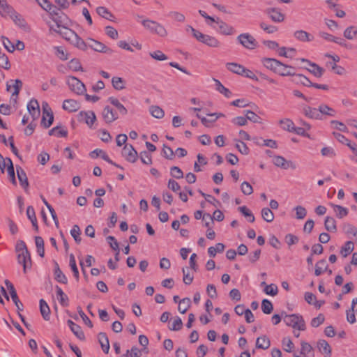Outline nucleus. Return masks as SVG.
<instances>
[{
    "mask_svg": "<svg viewBox=\"0 0 357 357\" xmlns=\"http://www.w3.org/2000/svg\"><path fill=\"white\" fill-rule=\"evenodd\" d=\"M40 310L43 319L48 321L50 319V310L48 305L43 299L40 301Z\"/></svg>",
    "mask_w": 357,
    "mask_h": 357,
    "instance_id": "nucleus-35",
    "label": "nucleus"
},
{
    "mask_svg": "<svg viewBox=\"0 0 357 357\" xmlns=\"http://www.w3.org/2000/svg\"><path fill=\"white\" fill-rule=\"evenodd\" d=\"M261 310L264 314H271L273 310L272 303L268 299H264L261 303Z\"/></svg>",
    "mask_w": 357,
    "mask_h": 357,
    "instance_id": "nucleus-51",
    "label": "nucleus"
},
{
    "mask_svg": "<svg viewBox=\"0 0 357 357\" xmlns=\"http://www.w3.org/2000/svg\"><path fill=\"white\" fill-rule=\"evenodd\" d=\"M171 176L175 178L179 179L183 177L182 170L177 166H173L170 169Z\"/></svg>",
    "mask_w": 357,
    "mask_h": 357,
    "instance_id": "nucleus-61",
    "label": "nucleus"
},
{
    "mask_svg": "<svg viewBox=\"0 0 357 357\" xmlns=\"http://www.w3.org/2000/svg\"><path fill=\"white\" fill-rule=\"evenodd\" d=\"M88 46L96 52H103L107 54H112V50L105 45L103 43L95 40L93 39H89Z\"/></svg>",
    "mask_w": 357,
    "mask_h": 357,
    "instance_id": "nucleus-13",
    "label": "nucleus"
},
{
    "mask_svg": "<svg viewBox=\"0 0 357 357\" xmlns=\"http://www.w3.org/2000/svg\"><path fill=\"white\" fill-rule=\"evenodd\" d=\"M241 190L242 192L245 195H250L253 192V188L252 185L246 181L242 183Z\"/></svg>",
    "mask_w": 357,
    "mask_h": 357,
    "instance_id": "nucleus-63",
    "label": "nucleus"
},
{
    "mask_svg": "<svg viewBox=\"0 0 357 357\" xmlns=\"http://www.w3.org/2000/svg\"><path fill=\"white\" fill-rule=\"evenodd\" d=\"M112 84L113 87L116 90L125 89V81L121 77H114L112 79Z\"/></svg>",
    "mask_w": 357,
    "mask_h": 357,
    "instance_id": "nucleus-48",
    "label": "nucleus"
},
{
    "mask_svg": "<svg viewBox=\"0 0 357 357\" xmlns=\"http://www.w3.org/2000/svg\"><path fill=\"white\" fill-rule=\"evenodd\" d=\"M294 38L301 42H311L314 40V36L303 30H298L294 33Z\"/></svg>",
    "mask_w": 357,
    "mask_h": 357,
    "instance_id": "nucleus-22",
    "label": "nucleus"
},
{
    "mask_svg": "<svg viewBox=\"0 0 357 357\" xmlns=\"http://www.w3.org/2000/svg\"><path fill=\"white\" fill-rule=\"evenodd\" d=\"M62 107L70 112H74L79 109L80 105L75 100L67 99L63 101Z\"/></svg>",
    "mask_w": 357,
    "mask_h": 357,
    "instance_id": "nucleus-21",
    "label": "nucleus"
},
{
    "mask_svg": "<svg viewBox=\"0 0 357 357\" xmlns=\"http://www.w3.org/2000/svg\"><path fill=\"white\" fill-rule=\"evenodd\" d=\"M90 155L91 158H97V157H101L104 160L107 161L111 165H115V162H114L110 158H109L108 155L102 150L101 149H95L92 152H91Z\"/></svg>",
    "mask_w": 357,
    "mask_h": 357,
    "instance_id": "nucleus-28",
    "label": "nucleus"
},
{
    "mask_svg": "<svg viewBox=\"0 0 357 357\" xmlns=\"http://www.w3.org/2000/svg\"><path fill=\"white\" fill-rule=\"evenodd\" d=\"M282 317H284V321L288 326L299 331L305 330V322L301 315L297 314H287L285 312H282Z\"/></svg>",
    "mask_w": 357,
    "mask_h": 357,
    "instance_id": "nucleus-2",
    "label": "nucleus"
},
{
    "mask_svg": "<svg viewBox=\"0 0 357 357\" xmlns=\"http://www.w3.org/2000/svg\"><path fill=\"white\" fill-rule=\"evenodd\" d=\"M77 120L79 122H84L89 127H91L96 120V116L93 111H82L77 114Z\"/></svg>",
    "mask_w": 357,
    "mask_h": 357,
    "instance_id": "nucleus-8",
    "label": "nucleus"
},
{
    "mask_svg": "<svg viewBox=\"0 0 357 357\" xmlns=\"http://www.w3.org/2000/svg\"><path fill=\"white\" fill-rule=\"evenodd\" d=\"M7 161H8L7 172H8L10 181L13 185H17V182L15 180V169H14V167H13L12 160L10 159H8Z\"/></svg>",
    "mask_w": 357,
    "mask_h": 357,
    "instance_id": "nucleus-46",
    "label": "nucleus"
},
{
    "mask_svg": "<svg viewBox=\"0 0 357 357\" xmlns=\"http://www.w3.org/2000/svg\"><path fill=\"white\" fill-rule=\"evenodd\" d=\"M217 23L219 24L218 32L222 35L231 36L233 35L236 31L232 26L229 25L226 22L217 20Z\"/></svg>",
    "mask_w": 357,
    "mask_h": 357,
    "instance_id": "nucleus-16",
    "label": "nucleus"
},
{
    "mask_svg": "<svg viewBox=\"0 0 357 357\" xmlns=\"http://www.w3.org/2000/svg\"><path fill=\"white\" fill-rule=\"evenodd\" d=\"M190 29L193 36L199 42L211 47H218L220 45V41L215 37L206 35L200 31L196 30L191 26H188V29Z\"/></svg>",
    "mask_w": 357,
    "mask_h": 357,
    "instance_id": "nucleus-3",
    "label": "nucleus"
},
{
    "mask_svg": "<svg viewBox=\"0 0 357 357\" xmlns=\"http://www.w3.org/2000/svg\"><path fill=\"white\" fill-rule=\"evenodd\" d=\"M5 284L9 290L11 298L14 303L15 304L18 310H23V304L20 302V301L18 298L16 290L13 286V284L8 280H5Z\"/></svg>",
    "mask_w": 357,
    "mask_h": 357,
    "instance_id": "nucleus-11",
    "label": "nucleus"
},
{
    "mask_svg": "<svg viewBox=\"0 0 357 357\" xmlns=\"http://www.w3.org/2000/svg\"><path fill=\"white\" fill-rule=\"evenodd\" d=\"M327 265L325 260H321L316 264L314 273L317 276L320 275L326 269Z\"/></svg>",
    "mask_w": 357,
    "mask_h": 357,
    "instance_id": "nucleus-53",
    "label": "nucleus"
},
{
    "mask_svg": "<svg viewBox=\"0 0 357 357\" xmlns=\"http://www.w3.org/2000/svg\"><path fill=\"white\" fill-rule=\"evenodd\" d=\"M317 109L320 113L321 120L323 119V116H335L336 114L335 110L326 104H321Z\"/></svg>",
    "mask_w": 357,
    "mask_h": 357,
    "instance_id": "nucleus-24",
    "label": "nucleus"
},
{
    "mask_svg": "<svg viewBox=\"0 0 357 357\" xmlns=\"http://www.w3.org/2000/svg\"><path fill=\"white\" fill-rule=\"evenodd\" d=\"M70 234L75 239V241L77 244H79L81 243V230L78 225H75L72 229L70 230Z\"/></svg>",
    "mask_w": 357,
    "mask_h": 357,
    "instance_id": "nucleus-50",
    "label": "nucleus"
},
{
    "mask_svg": "<svg viewBox=\"0 0 357 357\" xmlns=\"http://www.w3.org/2000/svg\"><path fill=\"white\" fill-rule=\"evenodd\" d=\"M237 40L246 49L254 50L257 47V40L250 33H241L237 37Z\"/></svg>",
    "mask_w": 357,
    "mask_h": 357,
    "instance_id": "nucleus-7",
    "label": "nucleus"
},
{
    "mask_svg": "<svg viewBox=\"0 0 357 357\" xmlns=\"http://www.w3.org/2000/svg\"><path fill=\"white\" fill-rule=\"evenodd\" d=\"M56 296L57 298L59 301L60 304L63 307H66L68 305V297L67 295L63 291L61 287L59 286H56Z\"/></svg>",
    "mask_w": 357,
    "mask_h": 357,
    "instance_id": "nucleus-29",
    "label": "nucleus"
},
{
    "mask_svg": "<svg viewBox=\"0 0 357 357\" xmlns=\"http://www.w3.org/2000/svg\"><path fill=\"white\" fill-rule=\"evenodd\" d=\"M303 113L307 118L321 120L320 113L317 108L305 106L303 108Z\"/></svg>",
    "mask_w": 357,
    "mask_h": 357,
    "instance_id": "nucleus-17",
    "label": "nucleus"
},
{
    "mask_svg": "<svg viewBox=\"0 0 357 357\" xmlns=\"http://www.w3.org/2000/svg\"><path fill=\"white\" fill-rule=\"evenodd\" d=\"M227 68L231 72L238 74L243 75L244 71V67L236 63H227Z\"/></svg>",
    "mask_w": 357,
    "mask_h": 357,
    "instance_id": "nucleus-37",
    "label": "nucleus"
},
{
    "mask_svg": "<svg viewBox=\"0 0 357 357\" xmlns=\"http://www.w3.org/2000/svg\"><path fill=\"white\" fill-rule=\"evenodd\" d=\"M22 86V82L20 79L10 80L7 82L6 90L12 93V96H18Z\"/></svg>",
    "mask_w": 357,
    "mask_h": 357,
    "instance_id": "nucleus-15",
    "label": "nucleus"
},
{
    "mask_svg": "<svg viewBox=\"0 0 357 357\" xmlns=\"http://www.w3.org/2000/svg\"><path fill=\"white\" fill-rule=\"evenodd\" d=\"M150 112L153 117L157 119H161L165 115L164 111L158 106H151Z\"/></svg>",
    "mask_w": 357,
    "mask_h": 357,
    "instance_id": "nucleus-52",
    "label": "nucleus"
},
{
    "mask_svg": "<svg viewBox=\"0 0 357 357\" xmlns=\"http://www.w3.org/2000/svg\"><path fill=\"white\" fill-rule=\"evenodd\" d=\"M102 117L106 123H112L118 119L117 114L109 106H106L102 113Z\"/></svg>",
    "mask_w": 357,
    "mask_h": 357,
    "instance_id": "nucleus-18",
    "label": "nucleus"
},
{
    "mask_svg": "<svg viewBox=\"0 0 357 357\" xmlns=\"http://www.w3.org/2000/svg\"><path fill=\"white\" fill-rule=\"evenodd\" d=\"M236 142V148L238 150L240 153L244 155H248L249 153V149L247 145L241 140H235Z\"/></svg>",
    "mask_w": 357,
    "mask_h": 357,
    "instance_id": "nucleus-56",
    "label": "nucleus"
},
{
    "mask_svg": "<svg viewBox=\"0 0 357 357\" xmlns=\"http://www.w3.org/2000/svg\"><path fill=\"white\" fill-rule=\"evenodd\" d=\"M16 253L19 264H22L24 273L31 267V259L30 252L27 247H16Z\"/></svg>",
    "mask_w": 357,
    "mask_h": 357,
    "instance_id": "nucleus-4",
    "label": "nucleus"
},
{
    "mask_svg": "<svg viewBox=\"0 0 357 357\" xmlns=\"http://www.w3.org/2000/svg\"><path fill=\"white\" fill-rule=\"evenodd\" d=\"M1 39L3 45L6 50L9 52H13L15 50V45L10 42V40L5 36H2Z\"/></svg>",
    "mask_w": 357,
    "mask_h": 357,
    "instance_id": "nucleus-62",
    "label": "nucleus"
},
{
    "mask_svg": "<svg viewBox=\"0 0 357 357\" xmlns=\"http://www.w3.org/2000/svg\"><path fill=\"white\" fill-rule=\"evenodd\" d=\"M190 305V298H183V299L179 301L178 310L181 314H184L188 310Z\"/></svg>",
    "mask_w": 357,
    "mask_h": 357,
    "instance_id": "nucleus-49",
    "label": "nucleus"
},
{
    "mask_svg": "<svg viewBox=\"0 0 357 357\" xmlns=\"http://www.w3.org/2000/svg\"><path fill=\"white\" fill-rule=\"evenodd\" d=\"M11 18L13 20L15 24H17L19 27L23 29L24 30L29 29L26 21L20 15H17L15 13Z\"/></svg>",
    "mask_w": 357,
    "mask_h": 357,
    "instance_id": "nucleus-44",
    "label": "nucleus"
},
{
    "mask_svg": "<svg viewBox=\"0 0 357 357\" xmlns=\"http://www.w3.org/2000/svg\"><path fill=\"white\" fill-rule=\"evenodd\" d=\"M270 345V340L266 335L259 337L257 339L256 347L258 349H267L268 348H269Z\"/></svg>",
    "mask_w": 357,
    "mask_h": 357,
    "instance_id": "nucleus-33",
    "label": "nucleus"
},
{
    "mask_svg": "<svg viewBox=\"0 0 357 357\" xmlns=\"http://www.w3.org/2000/svg\"><path fill=\"white\" fill-rule=\"evenodd\" d=\"M264 292L266 294L274 296L277 295V294L278 292V287L273 284H271L269 285H266L265 289H264Z\"/></svg>",
    "mask_w": 357,
    "mask_h": 357,
    "instance_id": "nucleus-64",
    "label": "nucleus"
},
{
    "mask_svg": "<svg viewBox=\"0 0 357 357\" xmlns=\"http://www.w3.org/2000/svg\"><path fill=\"white\" fill-rule=\"evenodd\" d=\"M238 209L245 218H248L249 222H255V218L253 213L245 206H240Z\"/></svg>",
    "mask_w": 357,
    "mask_h": 357,
    "instance_id": "nucleus-47",
    "label": "nucleus"
},
{
    "mask_svg": "<svg viewBox=\"0 0 357 357\" xmlns=\"http://www.w3.org/2000/svg\"><path fill=\"white\" fill-rule=\"evenodd\" d=\"M279 123L284 130L292 132L294 130V123L290 119H281Z\"/></svg>",
    "mask_w": 357,
    "mask_h": 357,
    "instance_id": "nucleus-38",
    "label": "nucleus"
},
{
    "mask_svg": "<svg viewBox=\"0 0 357 357\" xmlns=\"http://www.w3.org/2000/svg\"><path fill=\"white\" fill-rule=\"evenodd\" d=\"M98 342L104 353L108 354L109 351V342L105 333H99L98 335Z\"/></svg>",
    "mask_w": 357,
    "mask_h": 357,
    "instance_id": "nucleus-23",
    "label": "nucleus"
},
{
    "mask_svg": "<svg viewBox=\"0 0 357 357\" xmlns=\"http://www.w3.org/2000/svg\"><path fill=\"white\" fill-rule=\"evenodd\" d=\"M265 13L274 22L280 23L284 20V15L280 12L279 8H268L266 9Z\"/></svg>",
    "mask_w": 357,
    "mask_h": 357,
    "instance_id": "nucleus-10",
    "label": "nucleus"
},
{
    "mask_svg": "<svg viewBox=\"0 0 357 357\" xmlns=\"http://www.w3.org/2000/svg\"><path fill=\"white\" fill-rule=\"evenodd\" d=\"M108 101L114 106H115L122 115L127 114V109L119 102L117 98L114 97H110L109 98Z\"/></svg>",
    "mask_w": 357,
    "mask_h": 357,
    "instance_id": "nucleus-36",
    "label": "nucleus"
},
{
    "mask_svg": "<svg viewBox=\"0 0 357 357\" xmlns=\"http://www.w3.org/2000/svg\"><path fill=\"white\" fill-rule=\"evenodd\" d=\"M273 162L275 166L284 169H287L288 168L296 169V165L292 161H287L284 157L280 155L274 156Z\"/></svg>",
    "mask_w": 357,
    "mask_h": 357,
    "instance_id": "nucleus-12",
    "label": "nucleus"
},
{
    "mask_svg": "<svg viewBox=\"0 0 357 357\" xmlns=\"http://www.w3.org/2000/svg\"><path fill=\"white\" fill-rule=\"evenodd\" d=\"M262 63L266 68L273 71L275 73H277L278 68L281 63V62L278 60L271 58L263 59Z\"/></svg>",
    "mask_w": 357,
    "mask_h": 357,
    "instance_id": "nucleus-19",
    "label": "nucleus"
},
{
    "mask_svg": "<svg viewBox=\"0 0 357 357\" xmlns=\"http://www.w3.org/2000/svg\"><path fill=\"white\" fill-rule=\"evenodd\" d=\"M0 67L6 70L10 68V63L8 56L1 52L0 53Z\"/></svg>",
    "mask_w": 357,
    "mask_h": 357,
    "instance_id": "nucleus-58",
    "label": "nucleus"
},
{
    "mask_svg": "<svg viewBox=\"0 0 357 357\" xmlns=\"http://www.w3.org/2000/svg\"><path fill=\"white\" fill-rule=\"evenodd\" d=\"M50 29L59 33L65 40L80 50H85L87 45L85 42L73 30L61 26L56 22V28L50 26Z\"/></svg>",
    "mask_w": 357,
    "mask_h": 357,
    "instance_id": "nucleus-1",
    "label": "nucleus"
},
{
    "mask_svg": "<svg viewBox=\"0 0 357 357\" xmlns=\"http://www.w3.org/2000/svg\"><path fill=\"white\" fill-rule=\"evenodd\" d=\"M261 214L263 220L267 222H271L274 220V214L271 209L268 207L263 208Z\"/></svg>",
    "mask_w": 357,
    "mask_h": 357,
    "instance_id": "nucleus-39",
    "label": "nucleus"
},
{
    "mask_svg": "<svg viewBox=\"0 0 357 357\" xmlns=\"http://www.w3.org/2000/svg\"><path fill=\"white\" fill-rule=\"evenodd\" d=\"M310 68H306V69L317 77H321L325 71L323 68L315 63H310Z\"/></svg>",
    "mask_w": 357,
    "mask_h": 357,
    "instance_id": "nucleus-31",
    "label": "nucleus"
},
{
    "mask_svg": "<svg viewBox=\"0 0 357 357\" xmlns=\"http://www.w3.org/2000/svg\"><path fill=\"white\" fill-rule=\"evenodd\" d=\"M284 243L287 245H291L298 243H304L303 241H300V238L298 236L292 234H287L284 236Z\"/></svg>",
    "mask_w": 357,
    "mask_h": 357,
    "instance_id": "nucleus-42",
    "label": "nucleus"
},
{
    "mask_svg": "<svg viewBox=\"0 0 357 357\" xmlns=\"http://www.w3.org/2000/svg\"><path fill=\"white\" fill-rule=\"evenodd\" d=\"M66 83L70 91H73L77 95L84 94L86 91L85 85L77 77L74 76L68 77L66 79Z\"/></svg>",
    "mask_w": 357,
    "mask_h": 357,
    "instance_id": "nucleus-6",
    "label": "nucleus"
},
{
    "mask_svg": "<svg viewBox=\"0 0 357 357\" xmlns=\"http://www.w3.org/2000/svg\"><path fill=\"white\" fill-rule=\"evenodd\" d=\"M317 347L320 352L326 354L327 357L331 355V348L329 344L324 340H321L317 343Z\"/></svg>",
    "mask_w": 357,
    "mask_h": 357,
    "instance_id": "nucleus-32",
    "label": "nucleus"
},
{
    "mask_svg": "<svg viewBox=\"0 0 357 357\" xmlns=\"http://www.w3.org/2000/svg\"><path fill=\"white\" fill-rule=\"evenodd\" d=\"M70 266L72 269V271L73 272L74 276L76 278L77 280L79 279V271L76 265L75 256L73 254L70 255V262H69Z\"/></svg>",
    "mask_w": 357,
    "mask_h": 357,
    "instance_id": "nucleus-55",
    "label": "nucleus"
},
{
    "mask_svg": "<svg viewBox=\"0 0 357 357\" xmlns=\"http://www.w3.org/2000/svg\"><path fill=\"white\" fill-rule=\"evenodd\" d=\"M142 25L151 32L154 33L160 37H166L167 31L161 24L151 20H144L142 22Z\"/></svg>",
    "mask_w": 357,
    "mask_h": 357,
    "instance_id": "nucleus-5",
    "label": "nucleus"
},
{
    "mask_svg": "<svg viewBox=\"0 0 357 357\" xmlns=\"http://www.w3.org/2000/svg\"><path fill=\"white\" fill-rule=\"evenodd\" d=\"M122 155L130 162H135L137 160V152L135 151L132 145L125 144L122 150Z\"/></svg>",
    "mask_w": 357,
    "mask_h": 357,
    "instance_id": "nucleus-9",
    "label": "nucleus"
},
{
    "mask_svg": "<svg viewBox=\"0 0 357 357\" xmlns=\"http://www.w3.org/2000/svg\"><path fill=\"white\" fill-rule=\"evenodd\" d=\"M68 324L72 332L77 338H79L81 340H84L85 339L84 332L82 331L81 327L79 325L75 324L71 320L68 321Z\"/></svg>",
    "mask_w": 357,
    "mask_h": 357,
    "instance_id": "nucleus-25",
    "label": "nucleus"
},
{
    "mask_svg": "<svg viewBox=\"0 0 357 357\" xmlns=\"http://www.w3.org/2000/svg\"><path fill=\"white\" fill-rule=\"evenodd\" d=\"M168 16L174 20L179 22H183L185 20L184 15L177 11L169 12Z\"/></svg>",
    "mask_w": 357,
    "mask_h": 357,
    "instance_id": "nucleus-57",
    "label": "nucleus"
},
{
    "mask_svg": "<svg viewBox=\"0 0 357 357\" xmlns=\"http://www.w3.org/2000/svg\"><path fill=\"white\" fill-rule=\"evenodd\" d=\"M27 110L32 116L33 120H36L40 116V106L38 100L35 98L31 99L27 105Z\"/></svg>",
    "mask_w": 357,
    "mask_h": 357,
    "instance_id": "nucleus-14",
    "label": "nucleus"
},
{
    "mask_svg": "<svg viewBox=\"0 0 357 357\" xmlns=\"http://www.w3.org/2000/svg\"><path fill=\"white\" fill-rule=\"evenodd\" d=\"M16 172L17 175L18 180L20 181V185L25 190L29 187V182L27 176L24 172V170L20 167H16Z\"/></svg>",
    "mask_w": 357,
    "mask_h": 357,
    "instance_id": "nucleus-20",
    "label": "nucleus"
},
{
    "mask_svg": "<svg viewBox=\"0 0 357 357\" xmlns=\"http://www.w3.org/2000/svg\"><path fill=\"white\" fill-rule=\"evenodd\" d=\"M0 13L3 17L10 16L13 17L15 12L11 6H10L7 3H2L1 6L0 7Z\"/></svg>",
    "mask_w": 357,
    "mask_h": 357,
    "instance_id": "nucleus-43",
    "label": "nucleus"
},
{
    "mask_svg": "<svg viewBox=\"0 0 357 357\" xmlns=\"http://www.w3.org/2000/svg\"><path fill=\"white\" fill-rule=\"evenodd\" d=\"M54 121V115L53 112L47 114L46 116H43L41 124L46 128H49Z\"/></svg>",
    "mask_w": 357,
    "mask_h": 357,
    "instance_id": "nucleus-54",
    "label": "nucleus"
},
{
    "mask_svg": "<svg viewBox=\"0 0 357 357\" xmlns=\"http://www.w3.org/2000/svg\"><path fill=\"white\" fill-rule=\"evenodd\" d=\"M324 226L327 231L335 232L337 230L336 222L332 217H326L324 222Z\"/></svg>",
    "mask_w": 357,
    "mask_h": 357,
    "instance_id": "nucleus-40",
    "label": "nucleus"
},
{
    "mask_svg": "<svg viewBox=\"0 0 357 357\" xmlns=\"http://www.w3.org/2000/svg\"><path fill=\"white\" fill-rule=\"evenodd\" d=\"M356 35L357 30H354L353 26L347 27L344 31V36L349 40H352Z\"/></svg>",
    "mask_w": 357,
    "mask_h": 357,
    "instance_id": "nucleus-60",
    "label": "nucleus"
},
{
    "mask_svg": "<svg viewBox=\"0 0 357 357\" xmlns=\"http://www.w3.org/2000/svg\"><path fill=\"white\" fill-rule=\"evenodd\" d=\"M96 13L102 17L108 20L113 21L114 19V15L105 7L99 6L96 8Z\"/></svg>",
    "mask_w": 357,
    "mask_h": 357,
    "instance_id": "nucleus-30",
    "label": "nucleus"
},
{
    "mask_svg": "<svg viewBox=\"0 0 357 357\" xmlns=\"http://www.w3.org/2000/svg\"><path fill=\"white\" fill-rule=\"evenodd\" d=\"M214 82H215L216 90L218 91L223 94L227 98L231 96V92L227 88L225 87L219 80L214 79Z\"/></svg>",
    "mask_w": 357,
    "mask_h": 357,
    "instance_id": "nucleus-45",
    "label": "nucleus"
},
{
    "mask_svg": "<svg viewBox=\"0 0 357 357\" xmlns=\"http://www.w3.org/2000/svg\"><path fill=\"white\" fill-rule=\"evenodd\" d=\"M60 127L56 126L52 128L49 131L50 135H57L58 137H66L68 135L67 130H59Z\"/></svg>",
    "mask_w": 357,
    "mask_h": 357,
    "instance_id": "nucleus-59",
    "label": "nucleus"
},
{
    "mask_svg": "<svg viewBox=\"0 0 357 357\" xmlns=\"http://www.w3.org/2000/svg\"><path fill=\"white\" fill-rule=\"evenodd\" d=\"M293 68V67L284 64L281 62L279 68H278L277 73L281 76H292L295 75V73L291 72L290 69Z\"/></svg>",
    "mask_w": 357,
    "mask_h": 357,
    "instance_id": "nucleus-27",
    "label": "nucleus"
},
{
    "mask_svg": "<svg viewBox=\"0 0 357 357\" xmlns=\"http://www.w3.org/2000/svg\"><path fill=\"white\" fill-rule=\"evenodd\" d=\"M357 303V299H353L351 302V307L350 309L347 310V320L350 324H354L356 321L355 317V307Z\"/></svg>",
    "mask_w": 357,
    "mask_h": 357,
    "instance_id": "nucleus-26",
    "label": "nucleus"
},
{
    "mask_svg": "<svg viewBox=\"0 0 357 357\" xmlns=\"http://www.w3.org/2000/svg\"><path fill=\"white\" fill-rule=\"evenodd\" d=\"M331 206L333 208L334 212L335 213L336 216L338 218H342L347 215L349 212H348V209L347 208H344L340 205L333 204H332Z\"/></svg>",
    "mask_w": 357,
    "mask_h": 357,
    "instance_id": "nucleus-41",
    "label": "nucleus"
},
{
    "mask_svg": "<svg viewBox=\"0 0 357 357\" xmlns=\"http://www.w3.org/2000/svg\"><path fill=\"white\" fill-rule=\"evenodd\" d=\"M54 278L55 280L60 283L66 284L68 282L67 278L61 271L56 262L55 263Z\"/></svg>",
    "mask_w": 357,
    "mask_h": 357,
    "instance_id": "nucleus-34",
    "label": "nucleus"
}]
</instances>
